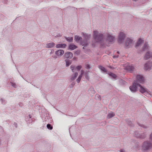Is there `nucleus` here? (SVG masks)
Instances as JSON below:
<instances>
[{
	"instance_id": "1",
	"label": "nucleus",
	"mask_w": 152,
	"mask_h": 152,
	"mask_svg": "<svg viewBox=\"0 0 152 152\" xmlns=\"http://www.w3.org/2000/svg\"><path fill=\"white\" fill-rule=\"evenodd\" d=\"M93 33L94 38L96 42L102 44L104 40L103 34L97 31H94Z\"/></svg>"
},
{
	"instance_id": "2",
	"label": "nucleus",
	"mask_w": 152,
	"mask_h": 152,
	"mask_svg": "<svg viewBox=\"0 0 152 152\" xmlns=\"http://www.w3.org/2000/svg\"><path fill=\"white\" fill-rule=\"evenodd\" d=\"M134 42L133 39L131 38H127L125 43V46L126 48H131L133 45Z\"/></svg>"
},
{
	"instance_id": "3",
	"label": "nucleus",
	"mask_w": 152,
	"mask_h": 152,
	"mask_svg": "<svg viewBox=\"0 0 152 152\" xmlns=\"http://www.w3.org/2000/svg\"><path fill=\"white\" fill-rule=\"evenodd\" d=\"M152 148V144L148 141L144 142L142 145V149L146 151L151 149Z\"/></svg>"
},
{
	"instance_id": "4",
	"label": "nucleus",
	"mask_w": 152,
	"mask_h": 152,
	"mask_svg": "<svg viewBox=\"0 0 152 152\" xmlns=\"http://www.w3.org/2000/svg\"><path fill=\"white\" fill-rule=\"evenodd\" d=\"M139 84L136 80L134 81L133 85L129 87V89L131 91L133 92H136L137 91L138 86H139Z\"/></svg>"
},
{
	"instance_id": "5",
	"label": "nucleus",
	"mask_w": 152,
	"mask_h": 152,
	"mask_svg": "<svg viewBox=\"0 0 152 152\" xmlns=\"http://www.w3.org/2000/svg\"><path fill=\"white\" fill-rule=\"evenodd\" d=\"M126 37L125 34L123 32L120 33L118 39V42L120 43H122Z\"/></svg>"
},
{
	"instance_id": "6",
	"label": "nucleus",
	"mask_w": 152,
	"mask_h": 152,
	"mask_svg": "<svg viewBox=\"0 0 152 152\" xmlns=\"http://www.w3.org/2000/svg\"><path fill=\"white\" fill-rule=\"evenodd\" d=\"M115 37L109 34H108L106 36V41L107 42L112 43L115 40Z\"/></svg>"
},
{
	"instance_id": "7",
	"label": "nucleus",
	"mask_w": 152,
	"mask_h": 152,
	"mask_svg": "<svg viewBox=\"0 0 152 152\" xmlns=\"http://www.w3.org/2000/svg\"><path fill=\"white\" fill-rule=\"evenodd\" d=\"M124 69L130 72H132L134 71L135 69L134 67L132 64H129L127 65L125 67Z\"/></svg>"
},
{
	"instance_id": "8",
	"label": "nucleus",
	"mask_w": 152,
	"mask_h": 152,
	"mask_svg": "<svg viewBox=\"0 0 152 152\" xmlns=\"http://www.w3.org/2000/svg\"><path fill=\"white\" fill-rule=\"evenodd\" d=\"M135 134L136 137L137 138L144 139L146 137V135L144 133H140L136 132H135Z\"/></svg>"
},
{
	"instance_id": "9",
	"label": "nucleus",
	"mask_w": 152,
	"mask_h": 152,
	"mask_svg": "<svg viewBox=\"0 0 152 152\" xmlns=\"http://www.w3.org/2000/svg\"><path fill=\"white\" fill-rule=\"evenodd\" d=\"M82 68V66L81 65H79L75 67V66L74 65H72L70 66V68L72 70V72H75L76 69H77L78 71H79Z\"/></svg>"
},
{
	"instance_id": "10",
	"label": "nucleus",
	"mask_w": 152,
	"mask_h": 152,
	"mask_svg": "<svg viewBox=\"0 0 152 152\" xmlns=\"http://www.w3.org/2000/svg\"><path fill=\"white\" fill-rule=\"evenodd\" d=\"M152 66V62H148L146 63L144 65L145 69L146 70L151 69Z\"/></svg>"
},
{
	"instance_id": "11",
	"label": "nucleus",
	"mask_w": 152,
	"mask_h": 152,
	"mask_svg": "<svg viewBox=\"0 0 152 152\" xmlns=\"http://www.w3.org/2000/svg\"><path fill=\"white\" fill-rule=\"evenodd\" d=\"M64 53V51L62 50H59L55 52V54L58 57L61 56Z\"/></svg>"
},
{
	"instance_id": "12",
	"label": "nucleus",
	"mask_w": 152,
	"mask_h": 152,
	"mask_svg": "<svg viewBox=\"0 0 152 152\" xmlns=\"http://www.w3.org/2000/svg\"><path fill=\"white\" fill-rule=\"evenodd\" d=\"M137 81L140 83H143L144 81V78L141 75H137Z\"/></svg>"
},
{
	"instance_id": "13",
	"label": "nucleus",
	"mask_w": 152,
	"mask_h": 152,
	"mask_svg": "<svg viewBox=\"0 0 152 152\" xmlns=\"http://www.w3.org/2000/svg\"><path fill=\"white\" fill-rule=\"evenodd\" d=\"M73 56L72 53L70 52H67L65 53L64 56L65 58L70 59Z\"/></svg>"
},
{
	"instance_id": "14",
	"label": "nucleus",
	"mask_w": 152,
	"mask_h": 152,
	"mask_svg": "<svg viewBox=\"0 0 152 152\" xmlns=\"http://www.w3.org/2000/svg\"><path fill=\"white\" fill-rule=\"evenodd\" d=\"M151 57H152V52L148 51L145 54L144 59L145 60H147Z\"/></svg>"
},
{
	"instance_id": "15",
	"label": "nucleus",
	"mask_w": 152,
	"mask_h": 152,
	"mask_svg": "<svg viewBox=\"0 0 152 152\" xmlns=\"http://www.w3.org/2000/svg\"><path fill=\"white\" fill-rule=\"evenodd\" d=\"M139 86L140 88V91L142 93H144L147 92V89L141 86L140 84H139Z\"/></svg>"
},
{
	"instance_id": "16",
	"label": "nucleus",
	"mask_w": 152,
	"mask_h": 152,
	"mask_svg": "<svg viewBox=\"0 0 152 152\" xmlns=\"http://www.w3.org/2000/svg\"><path fill=\"white\" fill-rule=\"evenodd\" d=\"M82 34L83 36V38L84 39L88 41L91 37V35L88 34L86 33H82Z\"/></svg>"
},
{
	"instance_id": "17",
	"label": "nucleus",
	"mask_w": 152,
	"mask_h": 152,
	"mask_svg": "<svg viewBox=\"0 0 152 152\" xmlns=\"http://www.w3.org/2000/svg\"><path fill=\"white\" fill-rule=\"evenodd\" d=\"M89 43V42L88 41L84 39L83 40H81L80 44L84 47H86L87 46Z\"/></svg>"
},
{
	"instance_id": "18",
	"label": "nucleus",
	"mask_w": 152,
	"mask_h": 152,
	"mask_svg": "<svg viewBox=\"0 0 152 152\" xmlns=\"http://www.w3.org/2000/svg\"><path fill=\"white\" fill-rule=\"evenodd\" d=\"M78 74L77 72H75L71 76V77L70 79L71 81L74 80L75 79L77 76H78Z\"/></svg>"
},
{
	"instance_id": "19",
	"label": "nucleus",
	"mask_w": 152,
	"mask_h": 152,
	"mask_svg": "<svg viewBox=\"0 0 152 152\" xmlns=\"http://www.w3.org/2000/svg\"><path fill=\"white\" fill-rule=\"evenodd\" d=\"M55 45V43L52 42L47 43L46 45V47L47 48H51L54 47Z\"/></svg>"
},
{
	"instance_id": "20",
	"label": "nucleus",
	"mask_w": 152,
	"mask_h": 152,
	"mask_svg": "<svg viewBox=\"0 0 152 152\" xmlns=\"http://www.w3.org/2000/svg\"><path fill=\"white\" fill-rule=\"evenodd\" d=\"M66 46V45L64 44H61L56 45V47L57 48H65Z\"/></svg>"
},
{
	"instance_id": "21",
	"label": "nucleus",
	"mask_w": 152,
	"mask_h": 152,
	"mask_svg": "<svg viewBox=\"0 0 152 152\" xmlns=\"http://www.w3.org/2000/svg\"><path fill=\"white\" fill-rule=\"evenodd\" d=\"M143 42V40H142L140 38L139 39L138 41L137 42L135 47L136 48H137Z\"/></svg>"
},
{
	"instance_id": "22",
	"label": "nucleus",
	"mask_w": 152,
	"mask_h": 152,
	"mask_svg": "<svg viewBox=\"0 0 152 152\" xmlns=\"http://www.w3.org/2000/svg\"><path fill=\"white\" fill-rule=\"evenodd\" d=\"M75 40L77 42H79V41L80 42L82 40V38L80 37H79L77 35H75Z\"/></svg>"
},
{
	"instance_id": "23",
	"label": "nucleus",
	"mask_w": 152,
	"mask_h": 152,
	"mask_svg": "<svg viewBox=\"0 0 152 152\" xmlns=\"http://www.w3.org/2000/svg\"><path fill=\"white\" fill-rule=\"evenodd\" d=\"M77 47L75 45L72 44H71L69 46V48L71 50H74L77 48Z\"/></svg>"
},
{
	"instance_id": "24",
	"label": "nucleus",
	"mask_w": 152,
	"mask_h": 152,
	"mask_svg": "<svg viewBox=\"0 0 152 152\" xmlns=\"http://www.w3.org/2000/svg\"><path fill=\"white\" fill-rule=\"evenodd\" d=\"M115 115V113L112 112H111L107 115V118H110L114 117Z\"/></svg>"
},
{
	"instance_id": "25",
	"label": "nucleus",
	"mask_w": 152,
	"mask_h": 152,
	"mask_svg": "<svg viewBox=\"0 0 152 152\" xmlns=\"http://www.w3.org/2000/svg\"><path fill=\"white\" fill-rule=\"evenodd\" d=\"M99 68L103 72H107V70L105 69V68L104 67L101 66H99Z\"/></svg>"
},
{
	"instance_id": "26",
	"label": "nucleus",
	"mask_w": 152,
	"mask_h": 152,
	"mask_svg": "<svg viewBox=\"0 0 152 152\" xmlns=\"http://www.w3.org/2000/svg\"><path fill=\"white\" fill-rule=\"evenodd\" d=\"M65 38L66 40L69 42H72L73 40V38L72 37H65Z\"/></svg>"
},
{
	"instance_id": "27",
	"label": "nucleus",
	"mask_w": 152,
	"mask_h": 152,
	"mask_svg": "<svg viewBox=\"0 0 152 152\" xmlns=\"http://www.w3.org/2000/svg\"><path fill=\"white\" fill-rule=\"evenodd\" d=\"M148 48V45L147 43H145L143 47H142V49L143 50H145V49H147Z\"/></svg>"
},
{
	"instance_id": "28",
	"label": "nucleus",
	"mask_w": 152,
	"mask_h": 152,
	"mask_svg": "<svg viewBox=\"0 0 152 152\" xmlns=\"http://www.w3.org/2000/svg\"><path fill=\"white\" fill-rule=\"evenodd\" d=\"M109 75L114 78H115L116 77V75L113 73L110 72L108 73Z\"/></svg>"
},
{
	"instance_id": "29",
	"label": "nucleus",
	"mask_w": 152,
	"mask_h": 152,
	"mask_svg": "<svg viewBox=\"0 0 152 152\" xmlns=\"http://www.w3.org/2000/svg\"><path fill=\"white\" fill-rule=\"evenodd\" d=\"M85 77L88 80H89V74L88 72H86L85 74Z\"/></svg>"
},
{
	"instance_id": "30",
	"label": "nucleus",
	"mask_w": 152,
	"mask_h": 152,
	"mask_svg": "<svg viewBox=\"0 0 152 152\" xmlns=\"http://www.w3.org/2000/svg\"><path fill=\"white\" fill-rule=\"evenodd\" d=\"M47 128L50 130H51L53 129V126L50 124H48L47 125Z\"/></svg>"
},
{
	"instance_id": "31",
	"label": "nucleus",
	"mask_w": 152,
	"mask_h": 152,
	"mask_svg": "<svg viewBox=\"0 0 152 152\" xmlns=\"http://www.w3.org/2000/svg\"><path fill=\"white\" fill-rule=\"evenodd\" d=\"M66 61V66H69L71 64V62H70L69 61L65 60Z\"/></svg>"
},
{
	"instance_id": "32",
	"label": "nucleus",
	"mask_w": 152,
	"mask_h": 152,
	"mask_svg": "<svg viewBox=\"0 0 152 152\" xmlns=\"http://www.w3.org/2000/svg\"><path fill=\"white\" fill-rule=\"evenodd\" d=\"M89 91H91V93H92V94H94L95 92V91L93 88H91L89 89Z\"/></svg>"
},
{
	"instance_id": "33",
	"label": "nucleus",
	"mask_w": 152,
	"mask_h": 152,
	"mask_svg": "<svg viewBox=\"0 0 152 152\" xmlns=\"http://www.w3.org/2000/svg\"><path fill=\"white\" fill-rule=\"evenodd\" d=\"M11 85L14 88H16L17 86L14 83L12 82H10Z\"/></svg>"
},
{
	"instance_id": "34",
	"label": "nucleus",
	"mask_w": 152,
	"mask_h": 152,
	"mask_svg": "<svg viewBox=\"0 0 152 152\" xmlns=\"http://www.w3.org/2000/svg\"><path fill=\"white\" fill-rule=\"evenodd\" d=\"M75 84V83L74 82H73L72 83L69 85V86L70 88H72L73 87L74 85Z\"/></svg>"
},
{
	"instance_id": "35",
	"label": "nucleus",
	"mask_w": 152,
	"mask_h": 152,
	"mask_svg": "<svg viewBox=\"0 0 152 152\" xmlns=\"http://www.w3.org/2000/svg\"><path fill=\"white\" fill-rule=\"evenodd\" d=\"M81 79V78L78 77L77 79L76 80V81L77 83H79Z\"/></svg>"
},
{
	"instance_id": "36",
	"label": "nucleus",
	"mask_w": 152,
	"mask_h": 152,
	"mask_svg": "<svg viewBox=\"0 0 152 152\" xmlns=\"http://www.w3.org/2000/svg\"><path fill=\"white\" fill-rule=\"evenodd\" d=\"M128 124L130 126H132V123L131 121H128Z\"/></svg>"
},
{
	"instance_id": "37",
	"label": "nucleus",
	"mask_w": 152,
	"mask_h": 152,
	"mask_svg": "<svg viewBox=\"0 0 152 152\" xmlns=\"http://www.w3.org/2000/svg\"><path fill=\"white\" fill-rule=\"evenodd\" d=\"M86 68L87 69H89L90 68V65L89 64H87L86 65Z\"/></svg>"
},
{
	"instance_id": "38",
	"label": "nucleus",
	"mask_w": 152,
	"mask_h": 152,
	"mask_svg": "<svg viewBox=\"0 0 152 152\" xmlns=\"http://www.w3.org/2000/svg\"><path fill=\"white\" fill-rule=\"evenodd\" d=\"M54 52V50H51V51L50 53V55H51L52 54H53Z\"/></svg>"
},
{
	"instance_id": "39",
	"label": "nucleus",
	"mask_w": 152,
	"mask_h": 152,
	"mask_svg": "<svg viewBox=\"0 0 152 152\" xmlns=\"http://www.w3.org/2000/svg\"><path fill=\"white\" fill-rule=\"evenodd\" d=\"M13 125L16 127H17V124L16 123H14L13 124Z\"/></svg>"
},
{
	"instance_id": "40",
	"label": "nucleus",
	"mask_w": 152,
	"mask_h": 152,
	"mask_svg": "<svg viewBox=\"0 0 152 152\" xmlns=\"http://www.w3.org/2000/svg\"><path fill=\"white\" fill-rule=\"evenodd\" d=\"M52 57L55 58V59H56V58H57L58 57V56H57L56 55V56H52Z\"/></svg>"
},
{
	"instance_id": "41",
	"label": "nucleus",
	"mask_w": 152,
	"mask_h": 152,
	"mask_svg": "<svg viewBox=\"0 0 152 152\" xmlns=\"http://www.w3.org/2000/svg\"><path fill=\"white\" fill-rule=\"evenodd\" d=\"M118 55H114L113 56V57L114 58H118Z\"/></svg>"
},
{
	"instance_id": "42",
	"label": "nucleus",
	"mask_w": 152,
	"mask_h": 152,
	"mask_svg": "<svg viewBox=\"0 0 152 152\" xmlns=\"http://www.w3.org/2000/svg\"><path fill=\"white\" fill-rule=\"evenodd\" d=\"M120 152H126L124 150L121 149L120 150Z\"/></svg>"
},
{
	"instance_id": "43",
	"label": "nucleus",
	"mask_w": 152,
	"mask_h": 152,
	"mask_svg": "<svg viewBox=\"0 0 152 152\" xmlns=\"http://www.w3.org/2000/svg\"><path fill=\"white\" fill-rule=\"evenodd\" d=\"M150 139L152 140V133L151 134L150 137Z\"/></svg>"
},
{
	"instance_id": "44",
	"label": "nucleus",
	"mask_w": 152,
	"mask_h": 152,
	"mask_svg": "<svg viewBox=\"0 0 152 152\" xmlns=\"http://www.w3.org/2000/svg\"><path fill=\"white\" fill-rule=\"evenodd\" d=\"M84 73V71L83 70H81V74L82 75H83V74Z\"/></svg>"
},
{
	"instance_id": "45",
	"label": "nucleus",
	"mask_w": 152,
	"mask_h": 152,
	"mask_svg": "<svg viewBox=\"0 0 152 152\" xmlns=\"http://www.w3.org/2000/svg\"><path fill=\"white\" fill-rule=\"evenodd\" d=\"M82 75L81 74H80L79 76L78 77L81 78L82 77Z\"/></svg>"
},
{
	"instance_id": "46",
	"label": "nucleus",
	"mask_w": 152,
	"mask_h": 152,
	"mask_svg": "<svg viewBox=\"0 0 152 152\" xmlns=\"http://www.w3.org/2000/svg\"><path fill=\"white\" fill-rule=\"evenodd\" d=\"M96 96H97L98 98H99V97H100V96H99V95H96Z\"/></svg>"
},
{
	"instance_id": "47",
	"label": "nucleus",
	"mask_w": 152,
	"mask_h": 152,
	"mask_svg": "<svg viewBox=\"0 0 152 152\" xmlns=\"http://www.w3.org/2000/svg\"><path fill=\"white\" fill-rule=\"evenodd\" d=\"M28 116L29 118H31V115H29Z\"/></svg>"
},
{
	"instance_id": "48",
	"label": "nucleus",
	"mask_w": 152,
	"mask_h": 152,
	"mask_svg": "<svg viewBox=\"0 0 152 152\" xmlns=\"http://www.w3.org/2000/svg\"><path fill=\"white\" fill-rule=\"evenodd\" d=\"M1 100L2 102H4V100L3 99H1Z\"/></svg>"
},
{
	"instance_id": "49",
	"label": "nucleus",
	"mask_w": 152,
	"mask_h": 152,
	"mask_svg": "<svg viewBox=\"0 0 152 152\" xmlns=\"http://www.w3.org/2000/svg\"><path fill=\"white\" fill-rule=\"evenodd\" d=\"M117 53L118 54H119V51H117Z\"/></svg>"
},
{
	"instance_id": "50",
	"label": "nucleus",
	"mask_w": 152,
	"mask_h": 152,
	"mask_svg": "<svg viewBox=\"0 0 152 152\" xmlns=\"http://www.w3.org/2000/svg\"><path fill=\"white\" fill-rule=\"evenodd\" d=\"M109 67V68H111H111H112V67H111V66H110Z\"/></svg>"
},
{
	"instance_id": "51",
	"label": "nucleus",
	"mask_w": 152,
	"mask_h": 152,
	"mask_svg": "<svg viewBox=\"0 0 152 152\" xmlns=\"http://www.w3.org/2000/svg\"><path fill=\"white\" fill-rule=\"evenodd\" d=\"M84 47H84H84H83V49H85Z\"/></svg>"
},
{
	"instance_id": "52",
	"label": "nucleus",
	"mask_w": 152,
	"mask_h": 152,
	"mask_svg": "<svg viewBox=\"0 0 152 152\" xmlns=\"http://www.w3.org/2000/svg\"><path fill=\"white\" fill-rule=\"evenodd\" d=\"M135 1V0H134Z\"/></svg>"
}]
</instances>
